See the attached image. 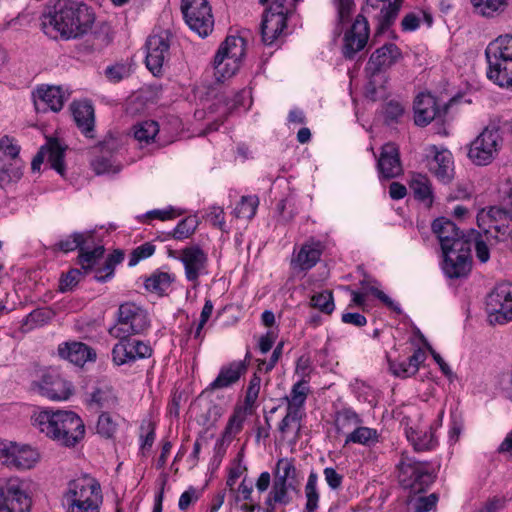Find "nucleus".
<instances>
[{
    "label": "nucleus",
    "mask_w": 512,
    "mask_h": 512,
    "mask_svg": "<svg viewBox=\"0 0 512 512\" xmlns=\"http://www.w3.org/2000/svg\"><path fill=\"white\" fill-rule=\"evenodd\" d=\"M403 0H366L352 26L343 37L342 55L352 60L367 45L370 27L367 16L377 22L376 33L382 34L398 17Z\"/></svg>",
    "instance_id": "nucleus-1"
},
{
    "label": "nucleus",
    "mask_w": 512,
    "mask_h": 512,
    "mask_svg": "<svg viewBox=\"0 0 512 512\" xmlns=\"http://www.w3.org/2000/svg\"><path fill=\"white\" fill-rule=\"evenodd\" d=\"M95 19L93 8L86 3L76 0H59L44 16L43 28L54 29L63 39H76L91 30Z\"/></svg>",
    "instance_id": "nucleus-2"
},
{
    "label": "nucleus",
    "mask_w": 512,
    "mask_h": 512,
    "mask_svg": "<svg viewBox=\"0 0 512 512\" xmlns=\"http://www.w3.org/2000/svg\"><path fill=\"white\" fill-rule=\"evenodd\" d=\"M33 425L66 447L75 446L85 434L82 419L72 411H41L35 415Z\"/></svg>",
    "instance_id": "nucleus-3"
},
{
    "label": "nucleus",
    "mask_w": 512,
    "mask_h": 512,
    "mask_svg": "<svg viewBox=\"0 0 512 512\" xmlns=\"http://www.w3.org/2000/svg\"><path fill=\"white\" fill-rule=\"evenodd\" d=\"M66 512H99L102 493L99 482L85 474L72 479L63 494Z\"/></svg>",
    "instance_id": "nucleus-4"
},
{
    "label": "nucleus",
    "mask_w": 512,
    "mask_h": 512,
    "mask_svg": "<svg viewBox=\"0 0 512 512\" xmlns=\"http://www.w3.org/2000/svg\"><path fill=\"white\" fill-rule=\"evenodd\" d=\"M502 145L500 128L490 123L469 145L467 156L477 166L489 165Z\"/></svg>",
    "instance_id": "nucleus-5"
},
{
    "label": "nucleus",
    "mask_w": 512,
    "mask_h": 512,
    "mask_svg": "<svg viewBox=\"0 0 512 512\" xmlns=\"http://www.w3.org/2000/svg\"><path fill=\"white\" fill-rule=\"evenodd\" d=\"M149 326L148 313L134 302L122 303L117 312V323L109 329L112 337H125L142 333Z\"/></svg>",
    "instance_id": "nucleus-6"
},
{
    "label": "nucleus",
    "mask_w": 512,
    "mask_h": 512,
    "mask_svg": "<svg viewBox=\"0 0 512 512\" xmlns=\"http://www.w3.org/2000/svg\"><path fill=\"white\" fill-rule=\"evenodd\" d=\"M398 467L400 484L413 493L425 491L434 482L435 476L427 462L403 454Z\"/></svg>",
    "instance_id": "nucleus-7"
},
{
    "label": "nucleus",
    "mask_w": 512,
    "mask_h": 512,
    "mask_svg": "<svg viewBox=\"0 0 512 512\" xmlns=\"http://www.w3.org/2000/svg\"><path fill=\"white\" fill-rule=\"evenodd\" d=\"M486 305L491 324L503 325L512 321V283L497 284L487 296Z\"/></svg>",
    "instance_id": "nucleus-8"
},
{
    "label": "nucleus",
    "mask_w": 512,
    "mask_h": 512,
    "mask_svg": "<svg viewBox=\"0 0 512 512\" xmlns=\"http://www.w3.org/2000/svg\"><path fill=\"white\" fill-rule=\"evenodd\" d=\"M20 147L13 138H0V186L18 181L22 177L23 162L19 157Z\"/></svg>",
    "instance_id": "nucleus-9"
},
{
    "label": "nucleus",
    "mask_w": 512,
    "mask_h": 512,
    "mask_svg": "<svg viewBox=\"0 0 512 512\" xmlns=\"http://www.w3.org/2000/svg\"><path fill=\"white\" fill-rule=\"evenodd\" d=\"M181 11L188 26L206 37L213 29L214 19L207 0H181Z\"/></svg>",
    "instance_id": "nucleus-10"
},
{
    "label": "nucleus",
    "mask_w": 512,
    "mask_h": 512,
    "mask_svg": "<svg viewBox=\"0 0 512 512\" xmlns=\"http://www.w3.org/2000/svg\"><path fill=\"white\" fill-rule=\"evenodd\" d=\"M32 389L53 401L67 400L73 393L71 382L54 369L42 371L39 380L32 382Z\"/></svg>",
    "instance_id": "nucleus-11"
},
{
    "label": "nucleus",
    "mask_w": 512,
    "mask_h": 512,
    "mask_svg": "<svg viewBox=\"0 0 512 512\" xmlns=\"http://www.w3.org/2000/svg\"><path fill=\"white\" fill-rule=\"evenodd\" d=\"M116 338L119 339V342L112 349V360L115 365L131 364L139 359L152 356L153 350L148 343L131 338V336Z\"/></svg>",
    "instance_id": "nucleus-12"
},
{
    "label": "nucleus",
    "mask_w": 512,
    "mask_h": 512,
    "mask_svg": "<svg viewBox=\"0 0 512 512\" xmlns=\"http://www.w3.org/2000/svg\"><path fill=\"white\" fill-rule=\"evenodd\" d=\"M31 499L18 479L0 483V512H29Z\"/></svg>",
    "instance_id": "nucleus-13"
},
{
    "label": "nucleus",
    "mask_w": 512,
    "mask_h": 512,
    "mask_svg": "<svg viewBox=\"0 0 512 512\" xmlns=\"http://www.w3.org/2000/svg\"><path fill=\"white\" fill-rule=\"evenodd\" d=\"M170 38V31L163 30L146 41V66L155 76L161 73L164 62L170 56Z\"/></svg>",
    "instance_id": "nucleus-14"
},
{
    "label": "nucleus",
    "mask_w": 512,
    "mask_h": 512,
    "mask_svg": "<svg viewBox=\"0 0 512 512\" xmlns=\"http://www.w3.org/2000/svg\"><path fill=\"white\" fill-rule=\"evenodd\" d=\"M180 261L184 266L185 277L196 287L199 277L206 273L208 256L198 245L186 246L181 250Z\"/></svg>",
    "instance_id": "nucleus-15"
},
{
    "label": "nucleus",
    "mask_w": 512,
    "mask_h": 512,
    "mask_svg": "<svg viewBox=\"0 0 512 512\" xmlns=\"http://www.w3.org/2000/svg\"><path fill=\"white\" fill-rule=\"evenodd\" d=\"M432 231L437 236L442 251L456 248L461 250L462 247L470 245V241L462 235L456 224L451 220L441 217L432 223Z\"/></svg>",
    "instance_id": "nucleus-16"
},
{
    "label": "nucleus",
    "mask_w": 512,
    "mask_h": 512,
    "mask_svg": "<svg viewBox=\"0 0 512 512\" xmlns=\"http://www.w3.org/2000/svg\"><path fill=\"white\" fill-rule=\"evenodd\" d=\"M471 244L457 250L456 248L444 250L443 271L449 278L466 277L471 270Z\"/></svg>",
    "instance_id": "nucleus-17"
},
{
    "label": "nucleus",
    "mask_w": 512,
    "mask_h": 512,
    "mask_svg": "<svg viewBox=\"0 0 512 512\" xmlns=\"http://www.w3.org/2000/svg\"><path fill=\"white\" fill-rule=\"evenodd\" d=\"M401 57L402 53L397 45L394 43L384 44L371 54L366 71L373 78L397 63Z\"/></svg>",
    "instance_id": "nucleus-18"
},
{
    "label": "nucleus",
    "mask_w": 512,
    "mask_h": 512,
    "mask_svg": "<svg viewBox=\"0 0 512 512\" xmlns=\"http://www.w3.org/2000/svg\"><path fill=\"white\" fill-rule=\"evenodd\" d=\"M35 108L38 112L50 109L60 111L65 102V96L60 86L40 85L32 92Z\"/></svg>",
    "instance_id": "nucleus-19"
},
{
    "label": "nucleus",
    "mask_w": 512,
    "mask_h": 512,
    "mask_svg": "<svg viewBox=\"0 0 512 512\" xmlns=\"http://www.w3.org/2000/svg\"><path fill=\"white\" fill-rule=\"evenodd\" d=\"M377 166L380 177L384 179H392L401 175L402 165L399 150L394 143L383 145Z\"/></svg>",
    "instance_id": "nucleus-20"
},
{
    "label": "nucleus",
    "mask_w": 512,
    "mask_h": 512,
    "mask_svg": "<svg viewBox=\"0 0 512 512\" xmlns=\"http://www.w3.org/2000/svg\"><path fill=\"white\" fill-rule=\"evenodd\" d=\"M508 220H512V191L500 205L484 208L477 215L479 227H489Z\"/></svg>",
    "instance_id": "nucleus-21"
},
{
    "label": "nucleus",
    "mask_w": 512,
    "mask_h": 512,
    "mask_svg": "<svg viewBox=\"0 0 512 512\" xmlns=\"http://www.w3.org/2000/svg\"><path fill=\"white\" fill-rule=\"evenodd\" d=\"M441 116L436 98L430 93H420L414 101V121L421 127L427 126L436 117Z\"/></svg>",
    "instance_id": "nucleus-22"
},
{
    "label": "nucleus",
    "mask_w": 512,
    "mask_h": 512,
    "mask_svg": "<svg viewBox=\"0 0 512 512\" xmlns=\"http://www.w3.org/2000/svg\"><path fill=\"white\" fill-rule=\"evenodd\" d=\"M74 121L82 134L94 138L95 113L89 100L75 101L71 105Z\"/></svg>",
    "instance_id": "nucleus-23"
},
{
    "label": "nucleus",
    "mask_w": 512,
    "mask_h": 512,
    "mask_svg": "<svg viewBox=\"0 0 512 512\" xmlns=\"http://www.w3.org/2000/svg\"><path fill=\"white\" fill-rule=\"evenodd\" d=\"M245 360L233 361L221 367L216 379L207 387V391H215L232 386L237 383L247 371Z\"/></svg>",
    "instance_id": "nucleus-24"
},
{
    "label": "nucleus",
    "mask_w": 512,
    "mask_h": 512,
    "mask_svg": "<svg viewBox=\"0 0 512 512\" xmlns=\"http://www.w3.org/2000/svg\"><path fill=\"white\" fill-rule=\"evenodd\" d=\"M38 458V453L30 446H18L12 443L7 458L3 460V465L15 469H30Z\"/></svg>",
    "instance_id": "nucleus-25"
},
{
    "label": "nucleus",
    "mask_w": 512,
    "mask_h": 512,
    "mask_svg": "<svg viewBox=\"0 0 512 512\" xmlns=\"http://www.w3.org/2000/svg\"><path fill=\"white\" fill-rule=\"evenodd\" d=\"M429 170L436 178L449 183L454 177V162L450 151L442 149L435 151L434 157L428 162Z\"/></svg>",
    "instance_id": "nucleus-26"
},
{
    "label": "nucleus",
    "mask_w": 512,
    "mask_h": 512,
    "mask_svg": "<svg viewBox=\"0 0 512 512\" xmlns=\"http://www.w3.org/2000/svg\"><path fill=\"white\" fill-rule=\"evenodd\" d=\"M59 355L77 366H83L87 361L96 358L95 351L82 342L64 343L58 347Z\"/></svg>",
    "instance_id": "nucleus-27"
},
{
    "label": "nucleus",
    "mask_w": 512,
    "mask_h": 512,
    "mask_svg": "<svg viewBox=\"0 0 512 512\" xmlns=\"http://www.w3.org/2000/svg\"><path fill=\"white\" fill-rule=\"evenodd\" d=\"M215 89H210L207 92V95L210 97H213L216 102L213 103L211 106H209V110L211 113L213 112H220L221 114V120H216L215 122L209 124L207 127V131H216L218 130L219 126L223 124L226 117L229 115V113L234 109L238 101L237 100H231L230 96L232 95V92H228L226 90L214 93Z\"/></svg>",
    "instance_id": "nucleus-28"
},
{
    "label": "nucleus",
    "mask_w": 512,
    "mask_h": 512,
    "mask_svg": "<svg viewBox=\"0 0 512 512\" xmlns=\"http://www.w3.org/2000/svg\"><path fill=\"white\" fill-rule=\"evenodd\" d=\"M287 17L279 13L264 12L261 22V36L265 45H272L286 28Z\"/></svg>",
    "instance_id": "nucleus-29"
},
{
    "label": "nucleus",
    "mask_w": 512,
    "mask_h": 512,
    "mask_svg": "<svg viewBox=\"0 0 512 512\" xmlns=\"http://www.w3.org/2000/svg\"><path fill=\"white\" fill-rule=\"evenodd\" d=\"M321 254V242L309 240L302 245L296 257L292 259V265L302 271L309 270L317 264Z\"/></svg>",
    "instance_id": "nucleus-30"
},
{
    "label": "nucleus",
    "mask_w": 512,
    "mask_h": 512,
    "mask_svg": "<svg viewBox=\"0 0 512 512\" xmlns=\"http://www.w3.org/2000/svg\"><path fill=\"white\" fill-rule=\"evenodd\" d=\"M485 56L488 64L499 65L500 60L512 59V35L500 36L491 42L486 50Z\"/></svg>",
    "instance_id": "nucleus-31"
},
{
    "label": "nucleus",
    "mask_w": 512,
    "mask_h": 512,
    "mask_svg": "<svg viewBox=\"0 0 512 512\" xmlns=\"http://www.w3.org/2000/svg\"><path fill=\"white\" fill-rule=\"evenodd\" d=\"M407 439L417 452L430 451L437 446L432 426L424 430L410 429L407 431Z\"/></svg>",
    "instance_id": "nucleus-32"
},
{
    "label": "nucleus",
    "mask_w": 512,
    "mask_h": 512,
    "mask_svg": "<svg viewBox=\"0 0 512 512\" xmlns=\"http://www.w3.org/2000/svg\"><path fill=\"white\" fill-rule=\"evenodd\" d=\"M498 64H488V78L501 87H512V59H502Z\"/></svg>",
    "instance_id": "nucleus-33"
},
{
    "label": "nucleus",
    "mask_w": 512,
    "mask_h": 512,
    "mask_svg": "<svg viewBox=\"0 0 512 512\" xmlns=\"http://www.w3.org/2000/svg\"><path fill=\"white\" fill-rule=\"evenodd\" d=\"M309 388L307 382L304 380L298 381L292 386L289 396L282 398V401L286 402L289 410L296 411L304 415V404L308 396Z\"/></svg>",
    "instance_id": "nucleus-34"
},
{
    "label": "nucleus",
    "mask_w": 512,
    "mask_h": 512,
    "mask_svg": "<svg viewBox=\"0 0 512 512\" xmlns=\"http://www.w3.org/2000/svg\"><path fill=\"white\" fill-rule=\"evenodd\" d=\"M216 54L241 62L245 55V40L240 36H228Z\"/></svg>",
    "instance_id": "nucleus-35"
},
{
    "label": "nucleus",
    "mask_w": 512,
    "mask_h": 512,
    "mask_svg": "<svg viewBox=\"0 0 512 512\" xmlns=\"http://www.w3.org/2000/svg\"><path fill=\"white\" fill-rule=\"evenodd\" d=\"M93 239L86 245H83V250H79L78 263L84 273H89L96 265L97 261L103 257L105 249L103 246L93 247Z\"/></svg>",
    "instance_id": "nucleus-36"
},
{
    "label": "nucleus",
    "mask_w": 512,
    "mask_h": 512,
    "mask_svg": "<svg viewBox=\"0 0 512 512\" xmlns=\"http://www.w3.org/2000/svg\"><path fill=\"white\" fill-rule=\"evenodd\" d=\"M238 61L225 58V56L216 54L214 57V75L218 83L232 77L239 69Z\"/></svg>",
    "instance_id": "nucleus-37"
},
{
    "label": "nucleus",
    "mask_w": 512,
    "mask_h": 512,
    "mask_svg": "<svg viewBox=\"0 0 512 512\" xmlns=\"http://www.w3.org/2000/svg\"><path fill=\"white\" fill-rule=\"evenodd\" d=\"M410 189L416 199L422 201L427 206L432 205V188L426 176L421 174L414 176L410 182Z\"/></svg>",
    "instance_id": "nucleus-38"
},
{
    "label": "nucleus",
    "mask_w": 512,
    "mask_h": 512,
    "mask_svg": "<svg viewBox=\"0 0 512 512\" xmlns=\"http://www.w3.org/2000/svg\"><path fill=\"white\" fill-rule=\"evenodd\" d=\"M244 421L245 413L241 408H236L233 414L230 416L228 423L222 433V437L218 443L220 445L230 443L231 440L242 430Z\"/></svg>",
    "instance_id": "nucleus-39"
},
{
    "label": "nucleus",
    "mask_w": 512,
    "mask_h": 512,
    "mask_svg": "<svg viewBox=\"0 0 512 512\" xmlns=\"http://www.w3.org/2000/svg\"><path fill=\"white\" fill-rule=\"evenodd\" d=\"M93 237L94 233L92 231H86L83 233L75 232L66 239L59 241L56 246L60 251L65 253L76 249L83 250V245H86Z\"/></svg>",
    "instance_id": "nucleus-40"
},
{
    "label": "nucleus",
    "mask_w": 512,
    "mask_h": 512,
    "mask_svg": "<svg viewBox=\"0 0 512 512\" xmlns=\"http://www.w3.org/2000/svg\"><path fill=\"white\" fill-rule=\"evenodd\" d=\"M318 475L315 472H311L308 476L304 492L306 497V504L304 512H315L319 506L320 494L317 488Z\"/></svg>",
    "instance_id": "nucleus-41"
},
{
    "label": "nucleus",
    "mask_w": 512,
    "mask_h": 512,
    "mask_svg": "<svg viewBox=\"0 0 512 512\" xmlns=\"http://www.w3.org/2000/svg\"><path fill=\"white\" fill-rule=\"evenodd\" d=\"M64 148L59 142H50L47 147H44L45 158H47L50 167L56 170L60 175H64Z\"/></svg>",
    "instance_id": "nucleus-42"
},
{
    "label": "nucleus",
    "mask_w": 512,
    "mask_h": 512,
    "mask_svg": "<svg viewBox=\"0 0 512 512\" xmlns=\"http://www.w3.org/2000/svg\"><path fill=\"white\" fill-rule=\"evenodd\" d=\"M123 259L124 253L120 250H115L107 257L103 267L99 268L96 271L94 279L98 282H105L108 279L112 278V276L114 275L115 266L121 263Z\"/></svg>",
    "instance_id": "nucleus-43"
},
{
    "label": "nucleus",
    "mask_w": 512,
    "mask_h": 512,
    "mask_svg": "<svg viewBox=\"0 0 512 512\" xmlns=\"http://www.w3.org/2000/svg\"><path fill=\"white\" fill-rule=\"evenodd\" d=\"M174 281V276L167 272H155L145 280V288L150 292L163 294Z\"/></svg>",
    "instance_id": "nucleus-44"
},
{
    "label": "nucleus",
    "mask_w": 512,
    "mask_h": 512,
    "mask_svg": "<svg viewBox=\"0 0 512 512\" xmlns=\"http://www.w3.org/2000/svg\"><path fill=\"white\" fill-rule=\"evenodd\" d=\"M471 3L479 14L486 17L501 13L508 6V0H471Z\"/></svg>",
    "instance_id": "nucleus-45"
},
{
    "label": "nucleus",
    "mask_w": 512,
    "mask_h": 512,
    "mask_svg": "<svg viewBox=\"0 0 512 512\" xmlns=\"http://www.w3.org/2000/svg\"><path fill=\"white\" fill-rule=\"evenodd\" d=\"M377 431L372 428L357 426L352 432L347 434L345 445L349 443H358L362 445H369L377 441Z\"/></svg>",
    "instance_id": "nucleus-46"
},
{
    "label": "nucleus",
    "mask_w": 512,
    "mask_h": 512,
    "mask_svg": "<svg viewBox=\"0 0 512 512\" xmlns=\"http://www.w3.org/2000/svg\"><path fill=\"white\" fill-rule=\"evenodd\" d=\"M259 199L257 196H243L234 209L237 218L252 219L257 211Z\"/></svg>",
    "instance_id": "nucleus-47"
},
{
    "label": "nucleus",
    "mask_w": 512,
    "mask_h": 512,
    "mask_svg": "<svg viewBox=\"0 0 512 512\" xmlns=\"http://www.w3.org/2000/svg\"><path fill=\"white\" fill-rule=\"evenodd\" d=\"M115 397L109 388H96L91 394L88 403L96 409L109 408L115 404Z\"/></svg>",
    "instance_id": "nucleus-48"
},
{
    "label": "nucleus",
    "mask_w": 512,
    "mask_h": 512,
    "mask_svg": "<svg viewBox=\"0 0 512 512\" xmlns=\"http://www.w3.org/2000/svg\"><path fill=\"white\" fill-rule=\"evenodd\" d=\"M361 419L356 412L351 409H343L337 413L335 426L338 433H344L351 427H357Z\"/></svg>",
    "instance_id": "nucleus-49"
},
{
    "label": "nucleus",
    "mask_w": 512,
    "mask_h": 512,
    "mask_svg": "<svg viewBox=\"0 0 512 512\" xmlns=\"http://www.w3.org/2000/svg\"><path fill=\"white\" fill-rule=\"evenodd\" d=\"M296 478V467L293 459L280 458L276 463L275 479L281 482L292 483Z\"/></svg>",
    "instance_id": "nucleus-50"
},
{
    "label": "nucleus",
    "mask_w": 512,
    "mask_h": 512,
    "mask_svg": "<svg viewBox=\"0 0 512 512\" xmlns=\"http://www.w3.org/2000/svg\"><path fill=\"white\" fill-rule=\"evenodd\" d=\"M199 220L196 216H188L182 219L172 232V237L176 240L189 238L197 229Z\"/></svg>",
    "instance_id": "nucleus-51"
},
{
    "label": "nucleus",
    "mask_w": 512,
    "mask_h": 512,
    "mask_svg": "<svg viewBox=\"0 0 512 512\" xmlns=\"http://www.w3.org/2000/svg\"><path fill=\"white\" fill-rule=\"evenodd\" d=\"M289 489H294L292 483L274 480L269 494L271 495V498L274 502H278L280 505L286 506L290 504L292 500L288 493Z\"/></svg>",
    "instance_id": "nucleus-52"
},
{
    "label": "nucleus",
    "mask_w": 512,
    "mask_h": 512,
    "mask_svg": "<svg viewBox=\"0 0 512 512\" xmlns=\"http://www.w3.org/2000/svg\"><path fill=\"white\" fill-rule=\"evenodd\" d=\"M158 131V123L153 120H147L134 126V137L138 141L148 143L154 139Z\"/></svg>",
    "instance_id": "nucleus-53"
},
{
    "label": "nucleus",
    "mask_w": 512,
    "mask_h": 512,
    "mask_svg": "<svg viewBox=\"0 0 512 512\" xmlns=\"http://www.w3.org/2000/svg\"><path fill=\"white\" fill-rule=\"evenodd\" d=\"M310 305L325 314H331L335 308L332 292L325 290L314 294L311 297Z\"/></svg>",
    "instance_id": "nucleus-54"
},
{
    "label": "nucleus",
    "mask_w": 512,
    "mask_h": 512,
    "mask_svg": "<svg viewBox=\"0 0 512 512\" xmlns=\"http://www.w3.org/2000/svg\"><path fill=\"white\" fill-rule=\"evenodd\" d=\"M91 167L97 175L105 173H118L121 166L115 164L110 156L101 154L91 161Z\"/></svg>",
    "instance_id": "nucleus-55"
},
{
    "label": "nucleus",
    "mask_w": 512,
    "mask_h": 512,
    "mask_svg": "<svg viewBox=\"0 0 512 512\" xmlns=\"http://www.w3.org/2000/svg\"><path fill=\"white\" fill-rule=\"evenodd\" d=\"M53 316L54 313L49 308L35 309L26 316L24 325L29 326V329H32L36 326L46 324L52 319Z\"/></svg>",
    "instance_id": "nucleus-56"
},
{
    "label": "nucleus",
    "mask_w": 512,
    "mask_h": 512,
    "mask_svg": "<svg viewBox=\"0 0 512 512\" xmlns=\"http://www.w3.org/2000/svg\"><path fill=\"white\" fill-rule=\"evenodd\" d=\"M438 497L435 493L429 496H419L409 499L408 507L413 512H429L437 503Z\"/></svg>",
    "instance_id": "nucleus-57"
},
{
    "label": "nucleus",
    "mask_w": 512,
    "mask_h": 512,
    "mask_svg": "<svg viewBox=\"0 0 512 512\" xmlns=\"http://www.w3.org/2000/svg\"><path fill=\"white\" fill-rule=\"evenodd\" d=\"M82 269L72 268L66 274H63L59 281V290L61 292L72 291L85 275Z\"/></svg>",
    "instance_id": "nucleus-58"
},
{
    "label": "nucleus",
    "mask_w": 512,
    "mask_h": 512,
    "mask_svg": "<svg viewBox=\"0 0 512 512\" xmlns=\"http://www.w3.org/2000/svg\"><path fill=\"white\" fill-rule=\"evenodd\" d=\"M261 378L255 373L248 384L246 395L244 399L245 410H251L256 403L260 392Z\"/></svg>",
    "instance_id": "nucleus-59"
},
{
    "label": "nucleus",
    "mask_w": 512,
    "mask_h": 512,
    "mask_svg": "<svg viewBox=\"0 0 512 512\" xmlns=\"http://www.w3.org/2000/svg\"><path fill=\"white\" fill-rule=\"evenodd\" d=\"M117 424L108 413H102L97 422V432L104 438H111L115 434Z\"/></svg>",
    "instance_id": "nucleus-60"
},
{
    "label": "nucleus",
    "mask_w": 512,
    "mask_h": 512,
    "mask_svg": "<svg viewBox=\"0 0 512 512\" xmlns=\"http://www.w3.org/2000/svg\"><path fill=\"white\" fill-rule=\"evenodd\" d=\"M483 228L485 229L486 238L491 245L503 241L504 237L508 236L511 233V231H509L508 226L505 225L504 223L501 225H489L487 229L486 227Z\"/></svg>",
    "instance_id": "nucleus-61"
},
{
    "label": "nucleus",
    "mask_w": 512,
    "mask_h": 512,
    "mask_svg": "<svg viewBox=\"0 0 512 512\" xmlns=\"http://www.w3.org/2000/svg\"><path fill=\"white\" fill-rule=\"evenodd\" d=\"M303 416L304 415H302V414H300V413H298L296 411L289 410L287 408L286 415L280 421L279 426H278V430L283 435L286 434L291 429L292 425H296L297 430H299L300 429V423H301V420H302Z\"/></svg>",
    "instance_id": "nucleus-62"
},
{
    "label": "nucleus",
    "mask_w": 512,
    "mask_h": 512,
    "mask_svg": "<svg viewBox=\"0 0 512 512\" xmlns=\"http://www.w3.org/2000/svg\"><path fill=\"white\" fill-rule=\"evenodd\" d=\"M404 106L395 100L387 102L384 106V116L387 123L398 122L404 114Z\"/></svg>",
    "instance_id": "nucleus-63"
},
{
    "label": "nucleus",
    "mask_w": 512,
    "mask_h": 512,
    "mask_svg": "<svg viewBox=\"0 0 512 512\" xmlns=\"http://www.w3.org/2000/svg\"><path fill=\"white\" fill-rule=\"evenodd\" d=\"M122 145L123 144L120 139L110 135L100 142L96 149H98L101 154L111 157L122 148Z\"/></svg>",
    "instance_id": "nucleus-64"
}]
</instances>
